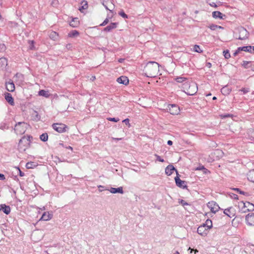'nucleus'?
<instances>
[{"mask_svg": "<svg viewBox=\"0 0 254 254\" xmlns=\"http://www.w3.org/2000/svg\"><path fill=\"white\" fill-rule=\"evenodd\" d=\"M248 179L252 182H254V170L250 171L248 174Z\"/></svg>", "mask_w": 254, "mask_h": 254, "instance_id": "obj_25", "label": "nucleus"}, {"mask_svg": "<svg viewBox=\"0 0 254 254\" xmlns=\"http://www.w3.org/2000/svg\"><path fill=\"white\" fill-rule=\"evenodd\" d=\"M193 50L197 53H201L202 51L200 49V47L198 45H195L194 46Z\"/></svg>", "mask_w": 254, "mask_h": 254, "instance_id": "obj_37", "label": "nucleus"}, {"mask_svg": "<svg viewBox=\"0 0 254 254\" xmlns=\"http://www.w3.org/2000/svg\"><path fill=\"white\" fill-rule=\"evenodd\" d=\"M35 113L36 114L35 115V120H36L37 121H39L40 120V116L38 115L37 112L36 111H35Z\"/></svg>", "mask_w": 254, "mask_h": 254, "instance_id": "obj_50", "label": "nucleus"}, {"mask_svg": "<svg viewBox=\"0 0 254 254\" xmlns=\"http://www.w3.org/2000/svg\"><path fill=\"white\" fill-rule=\"evenodd\" d=\"M79 34V32L76 30H72L68 34V36L69 37H75L78 36Z\"/></svg>", "mask_w": 254, "mask_h": 254, "instance_id": "obj_27", "label": "nucleus"}, {"mask_svg": "<svg viewBox=\"0 0 254 254\" xmlns=\"http://www.w3.org/2000/svg\"><path fill=\"white\" fill-rule=\"evenodd\" d=\"M117 23L114 22L111 23L109 25L107 26L104 29V31L109 32L111 30L116 28Z\"/></svg>", "mask_w": 254, "mask_h": 254, "instance_id": "obj_23", "label": "nucleus"}, {"mask_svg": "<svg viewBox=\"0 0 254 254\" xmlns=\"http://www.w3.org/2000/svg\"><path fill=\"white\" fill-rule=\"evenodd\" d=\"M117 81L120 84H123L126 85L128 83L129 80L127 76H121L117 78Z\"/></svg>", "mask_w": 254, "mask_h": 254, "instance_id": "obj_16", "label": "nucleus"}, {"mask_svg": "<svg viewBox=\"0 0 254 254\" xmlns=\"http://www.w3.org/2000/svg\"><path fill=\"white\" fill-rule=\"evenodd\" d=\"M233 190H235V191L239 192L240 194L245 195L246 196H249V194L248 192H245V191H242L239 188H234V189H233Z\"/></svg>", "mask_w": 254, "mask_h": 254, "instance_id": "obj_36", "label": "nucleus"}, {"mask_svg": "<svg viewBox=\"0 0 254 254\" xmlns=\"http://www.w3.org/2000/svg\"><path fill=\"white\" fill-rule=\"evenodd\" d=\"M17 170H18V172H19V176H21V177H23V176H24V175H25V174H24V173L23 172H22L20 170V169H19V167H17Z\"/></svg>", "mask_w": 254, "mask_h": 254, "instance_id": "obj_49", "label": "nucleus"}, {"mask_svg": "<svg viewBox=\"0 0 254 254\" xmlns=\"http://www.w3.org/2000/svg\"><path fill=\"white\" fill-rule=\"evenodd\" d=\"M244 208L246 207H248V208L246 209L243 210L244 212H246L247 211H254V205L252 203H251L249 202L247 203L243 202Z\"/></svg>", "mask_w": 254, "mask_h": 254, "instance_id": "obj_15", "label": "nucleus"}, {"mask_svg": "<svg viewBox=\"0 0 254 254\" xmlns=\"http://www.w3.org/2000/svg\"><path fill=\"white\" fill-rule=\"evenodd\" d=\"M107 120L109 121L114 122H117L120 120L119 118H107Z\"/></svg>", "mask_w": 254, "mask_h": 254, "instance_id": "obj_42", "label": "nucleus"}, {"mask_svg": "<svg viewBox=\"0 0 254 254\" xmlns=\"http://www.w3.org/2000/svg\"><path fill=\"white\" fill-rule=\"evenodd\" d=\"M5 46L2 44V45H0V49L1 50H5Z\"/></svg>", "mask_w": 254, "mask_h": 254, "instance_id": "obj_58", "label": "nucleus"}, {"mask_svg": "<svg viewBox=\"0 0 254 254\" xmlns=\"http://www.w3.org/2000/svg\"><path fill=\"white\" fill-rule=\"evenodd\" d=\"M252 62H248V61H244L243 64H242V65L245 68H248L249 67L251 68V64Z\"/></svg>", "mask_w": 254, "mask_h": 254, "instance_id": "obj_33", "label": "nucleus"}, {"mask_svg": "<svg viewBox=\"0 0 254 254\" xmlns=\"http://www.w3.org/2000/svg\"><path fill=\"white\" fill-rule=\"evenodd\" d=\"M231 197L233 198V199H238V196L237 194H234V193H232V195H231Z\"/></svg>", "mask_w": 254, "mask_h": 254, "instance_id": "obj_53", "label": "nucleus"}, {"mask_svg": "<svg viewBox=\"0 0 254 254\" xmlns=\"http://www.w3.org/2000/svg\"><path fill=\"white\" fill-rule=\"evenodd\" d=\"M106 190H108L110 191V192L112 193H119L123 194L124 193L123 187H120L117 188H111V189H106Z\"/></svg>", "mask_w": 254, "mask_h": 254, "instance_id": "obj_18", "label": "nucleus"}, {"mask_svg": "<svg viewBox=\"0 0 254 254\" xmlns=\"http://www.w3.org/2000/svg\"><path fill=\"white\" fill-rule=\"evenodd\" d=\"M0 210L2 211L6 214H9L10 212V207L5 204H1L0 205Z\"/></svg>", "mask_w": 254, "mask_h": 254, "instance_id": "obj_20", "label": "nucleus"}, {"mask_svg": "<svg viewBox=\"0 0 254 254\" xmlns=\"http://www.w3.org/2000/svg\"><path fill=\"white\" fill-rule=\"evenodd\" d=\"M208 229L206 228V226L202 225L199 226L197 230V232L198 234L202 236H205L208 233Z\"/></svg>", "mask_w": 254, "mask_h": 254, "instance_id": "obj_8", "label": "nucleus"}, {"mask_svg": "<svg viewBox=\"0 0 254 254\" xmlns=\"http://www.w3.org/2000/svg\"><path fill=\"white\" fill-rule=\"evenodd\" d=\"M240 35L238 38L240 40H244L248 38V32L246 29L241 28L240 29Z\"/></svg>", "mask_w": 254, "mask_h": 254, "instance_id": "obj_12", "label": "nucleus"}, {"mask_svg": "<svg viewBox=\"0 0 254 254\" xmlns=\"http://www.w3.org/2000/svg\"><path fill=\"white\" fill-rule=\"evenodd\" d=\"M101 2L106 9L109 10L110 11H112V9L114 7L113 0H101Z\"/></svg>", "mask_w": 254, "mask_h": 254, "instance_id": "obj_4", "label": "nucleus"}, {"mask_svg": "<svg viewBox=\"0 0 254 254\" xmlns=\"http://www.w3.org/2000/svg\"><path fill=\"white\" fill-rule=\"evenodd\" d=\"M208 207L210 209L212 212L215 213L220 208L219 205L214 201L209 202L207 204Z\"/></svg>", "mask_w": 254, "mask_h": 254, "instance_id": "obj_7", "label": "nucleus"}, {"mask_svg": "<svg viewBox=\"0 0 254 254\" xmlns=\"http://www.w3.org/2000/svg\"><path fill=\"white\" fill-rule=\"evenodd\" d=\"M124 61V59H120L119 60V63H122Z\"/></svg>", "mask_w": 254, "mask_h": 254, "instance_id": "obj_64", "label": "nucleus"}, {"mask_svg": "<svg viewBox=\"0 0 254 254\" xmlns=\"http://www.w3.org/2000/svg\"><path fill=\"white\" fill-rule=\"evenodd\" d=\"M32 138V136L31 135L23 136L19 141L18 150L21 152L25 151L30 146L31 140Z\"/></svg>", "mask_w": 254, "mask_h": 254, "instance_id": "obj_2", "label": "nucleus"}, {"mask_svg": "<svg viewBox=\"0 0 254 254\" xmlns=\"http://www.w3.org/2000/svg\"><path fill=\"white\" fill-rule=\"evenodd\" d=\"M232 115L229 114H224L223 115L221 116V117L223 118H228V117H231Z\"/></svg>", "mask_w": 254, "mask_h": 254, "instance_id": "obj_54", "label": "nucleus"}, {"mask_svg": "<svg viewBox=\"0 0 254 254\" xmlns=\"http://www.w3.org/2000/svg\"><path fill=\"white\" fill-rule=\"evenodd\" d=\"M249 136L254 139V129H250L249 130Z\"/></svg>", "mask_w": 254, "mask_h": 254, "instance_id": "obj_39", "label": "nucleus"}, {"mask_svg": "<svg viewBox=\"0 0 254 254\" xmlns=\"http://www.w3.org/2000/svg\"><path fill=\"white\" fill-rule=\"evenodd\" d=\"M175 182H176V185L180 187V188H185L187 187V186L186 185H184V184H185L186 183V182L184 181H182L179 177V175H177L175 178Z\"/></svg>", "mask_w": 254, "mask_h": 254, "instance_id": "obj_13", "label": "nucleus"}, {"mask_svg": "<svg viewBox=\"0 0 254 254\" xmlns=\"http://www.w3.org/2000/svg\"><path fill=\"white\" fill-rule=\"evenodd\" d=\"M109 22V19L108 18H106L101 24H100V26H105Z\"/></svg>", "mask_w": 254, "mask_h": 254, "instance_id": "obj_47", "label": "nucleus"}, {"mask_svg": "<svg viewBox=\"0 0 254 254\" xmlns=\"http://www.w3.org/2000/svg\"><path fill=\"white\" fill-rule=\"evenodd\" d=\"M203 225H205L207 229L209 230L212 227V221L210 219H207L205 221V223L203 224Z\"/></svg>", "mask_w": 254, "mask_h": 254, "instance_id": "obj_28", "label": "nucleus"}, {"mask_svg": "<svg viewBox=\"0 0 254 254\" xmlns=\"http://www.w3.org/2000/svg\"><path fill=\"white\" fill-rule=\"evenodd\" d=\"M6 88L9 92H13L15 89V86L12 81L9 80L6 82Z\"/></svg>", "mask_w": 254, "mask_h": 254, "instance_id": "obj_21", "label": "nucleus"}, {"mask_svg": "<svg viewBox=\"0 0 254 254\" xmlns=\"http://www.w3.org/2000/svg\"><path fill=\"white\" fill-rule=\"evenodd\" d=\"M245 51L254 53V46H247L238 48V52Z\"/></svg>", "mask_w": 254, "mask_h": 254, "instance_id": "obj_9", "label": "nucleus"}, {"mask_svg": "<svg viewBox=\"0 0 254 254\" xmlns=\"http://www.w3.org/2000/svg\"><path fill=\"white\" fill-rule=\"evenodd\" d=\"M233 208L232 207H230L227 209H225L224 211V213L226 215L228 216L229 217L231 218L235 215V213L234 212H232L233 210Z\"/></svg>", "mask_w": 254, "mask_h": 254, "instance_id": "obj_22", "label": "nucleus"}, {"mask_svg": "<svg viewBox=\"0 0 254 254\" xmlns=\"http://www.w3.org/2000/svg\"><path fill=\"white\" fill-rule=\"evenodd\" d=\"M240 52H238V49L235 51V52L233 54L234 56H236L238 53Z\"/></svg>", "mask_w": 254, "mask_h": 254, "instance_id": "obj_62", "label": "nucleus"}, {"mask_svg": "<svg viewBox=\"0 0 254 254\" xmlns=\"http://www.w3.org/2000/svg\"><path fill=\"white\" fill-rule=\"evenodd\" d=\"M72 19L69 21V25L72 27H77L79 26L80 22L78 17H71Z\"/></svg>", "mask_w": 254, "mask_h": 254, "instance_id": "obj_14", "label": "nucleus"}, {"mask_svg": "<svg viewBox=\"0 0 254 254\" xmlns=\"http://www.w3.org/2000/svg\"><path fill=\"white\" fill-rule=\"evenodd\" d=\"M14 130L17 134L24 133L26 131L25 123L24 122H18L15 125Z\"/></svg>", "mask_w": 254, "mask_h": 254, "instance_id": "obj_3", "label": "nucleus"}, {"mask_svg": "<svg viewBox=\"0 0 254 254\" xmlns=\"http://www.w3.org/2000/svg\"><path fill=\"white\" fill-rule=\"evenodd\" d=\"M251 66V69L253 71H254V62H252Z\"/></svg>", "mask_w": 254, "mask_h": 254, "instance_id": "obj_59", "label": "nucleus"}, {"mask_svg": "<svg viewBox=\"0 0 254 254\" xmlns=\"http://www.w3.org/2000/svg\"><path fill=\"white\" fill-rule=\"evenodd\" d=\"M206 66L208 68H210L211 67V64L210 63H207L206 64Z\"/></svg>", "mask_w": 254, "mask_h": 254, "instance_id": "obj_60", "label": "nucleus"}, {"mask_svg": "<svg viewBox=\"0 0 254 254\" xmlns=\"http://www.w3.org/2000/svg\"><path fill=\"white\" fill-rule=\"evenodd\" d=\"M129 120L128 119H126L123 121V122L125 123V124L127 125H129Z\"/></svg>", "mask_w": 254, "mask_h": 254, "instance_id": "obj_52", "label": "nucleus"}, {"mask_svg": "<svg viewBox=\"0 0 254 254\" xmlns=\"http://www.w3.org/2000/svg\"><path fill=\"white\" fill-rule=\"evenodd\" d=\"M206 2L212 7L217 6L216 0H206Z\"/></svg>", "mask_w": 254, "mask_h": 254, "instance_id": "obj_31", "label": "nucleus"}, {"mask_svg": "<svg viewBox=\"0 0 254 254\" xmlns=\"http://www.w3.org/2000/svg\"><path fill=\"white\" fill-rule=\"evenodd\" d=\"M175 171L177 175H179L178 171L172 165H169L165 169V173L168 176L171 175Z\"/></svg>", "mask_w": 254, "mask_h": 254, "instance_id": "obj_11", "label": "nucleus"}, {"mask_svg": "<svg viewBox=\"0 0 254 254\" xmlns=\"http://www.w3.org/2000/svg\"><path fill=\"white\" fill-rule=\"evenodd\" d=\"M59 3V1L58 0H53L51 2V5L54 7H56L58 5Z\"/></svg>", "mask_w": 254, "mask_h": 254, "instance_id": "obj_44", "label": "nucleus"}, {"mask_svg": "<svg viewBox=\"0 0 254 254\" xmlns=\"http://www.w3.org/2000/svg\"><path fill=\"white\" fill-rule=\"evenodd\" d=\"M113 139L114 140H121V139H122V138H114V137H113Z\"/></svg>", "mask_w": 254, "mask_h": 254, "instance_id": "obj_63", "label": "nucleus"}, {"mask_svg": "<svg viewBox=\"0 0 254 254\" xmlns=\"http://www.w3.org/2000/svg\"><path fill=\"white\" fill-rule=\"evenodd\" d=\"M159 64L155 62H148L143 70L144 74L148 77H154L158 74Z\"/></svg>", "mask_w": 254, "mask_h": 254, "instance_id": "obj_1", "label": "nucleus"}, {"mask_svg": "<svg viewBox=\"0 0 254 254\" xmlns=\"http://www.w3.org/2000/svg\"><path fill=\"white\" fill-rule=\"evenodd\" d=\"M212 16H223L222 13L218 11H214L212 12Z\"/></svg>", "mask_w": 254, "mask_h": 254, "instance_id": "obj_41", "label": "nucleus"}, {"mask_svg": "<svg viewBox=\"0 0 254 254\" xmlns=\"http://www.w3.org/2000/svg\"><path fill=\"white\" fill-rule=\"evenodd\" d=\"M81 6L79 7V10L81 12H83V10L86 9L87 8V7H88L87 2L86 1H83L81 3Z\"/></svg>", "mask_w": 254, "mask_h": 254, "instance_id": "obj_24", "label": "nucleus"}, {"mask_svg": "<svg viewBox=\"0 0 254 254\" xmlns=\"http://www.w3.org/2000/svg\"><path fill=\"white\" fill-rule=\"evenodd\" d=\"M119 14L120 16H127V15L125 13V12L122 10L119 12Z\"/></svg>", "mask_w": 254, "mask_h": 254, "instance_id": "obj_51", "label": "nucleus"}, {"mask_svg": "<svg viewBox=\"0 0 254 254\" xmlns=\"http://www.w3.org/2000/svg\"><path fill=\"white\" fill-rule=\"evenodd\" d=\"M5 179L4 175L0 174V180H4Z\"/></svg>", "mask_w": 254, "mask_h": 254, "instance_id": "obj_56", "label": "nucleus"}, {"mask_svg": "<svg viewBox=\"0 0 254 254\" xmlns=\"http://www.w3.org/2000/svg\"><path fill=\"white\" fill-rule=\"evenodd\" d=\"M40 138L42 141H43L44 142L47 141L48 139V134L47 133H44L42 134L40 136Z\"/></svg>", "mask_w": 254, "mask_h": 254, "instance_id": "obj_32", "label": "nucleus"}, {"mask_svg": "<svg viewBox=\"0 0 254 254\" xmlns=\"http://www.w3.org/2000/svg\"><path fill=\"white\" fill-rule=\"evenodd\" d=\"M49 37L51 39L56 41L58 39V34L55 31H52L50 34Z\"/></svg>", "mask_w": 254, "mask_h": 254, "instance_id": "obj_26", "label": "nucleus"}, {"mask_svg": "<svg viewBox=\"0 0 254 254\" xmlns=\"http://www.w3.org/2000/svg\"><path fill=\"white\" fill-rule=\"evenodd\" d=\"M155 156H156L157 160L158 161H159L160 162H164V160L163 159H162L160 156L157 155H155Z\"/></svg>", "mask_w": 254, "mask_h": 254, "instance_id": "obj_48", "label": "nucleus"}, {"mask_svg": "<svg viewBox=\"0 0 254 254\" xmlns=\"http://www.w3.org/2000/svg\"><path fill=\"white\" fill-rule=\"evenodd\" d=\"M53 217V214L50 213L49 212H45L40 220H43L44 221H48L52 219Z\"/></svg>", "mask_w": 254, "mask_h": 254, "instance_id": "obj_19", "label": "nucleus"}, {"mask_svg": "<svg viewBox=\"0 0 254 254\" xmlns=\"http://www.w3.org/2000/svg\"><path fill=\"white\" fill-rule=\"evenodd\" d=\"M0 129L2 130L8 129V126L5 122H2L0 124Z\"/></svg>", "mask_w": 254, "mask_h": 254, "instance_id": "obj_35", "label": "nucleus"}, {"mask_svg": "<svg viewBox=\"0 0 254 254\" xmlns=\"http://www.w3.org/2000/svg\"><path fill=\"white\" fill-rule=\"evenodd\" d=\"M35 166V164L33 162H28L26 164V167L27 169H32Z\"/></svg>", "mask_w": 254, "mask_h": 254, "instance_id": "obj_34", "label": "nucleus"}, {"mask_svg": "<svg viewBox=\"0 0 254 254\" xmlns=\"http://www.w3.org/2000/svg\"><path fill=\"white\" fill-rule=\"evenodd\" d=\"M179 203L180 204H181L183 206H185V205H188L189 204L186 202L185 200H183V199H181V200L179 201Z\"/></svg>", "mask_w": 254, "mask_h": 254, "instance_id": "obj_46", "label": "nucleus"}, {"mask_svg": "<svg viewBox=\"0 0 254 254\" xmlns=\"http://www.w3.org/2000/svg\"><path fill=\"white\" fill-rule=\"evenodd\" d=\"M167 144L169 145H172V144H173V142L171 141V140H168L167 141Z\"/></svg>", "mask_w": 254, "mask_h": 254, "instance_id": "obj_61", "label": "nucleus"}, {"mask_svg": "<svg viewBox=\"0 0 254 254\" xmlns=\"http://www.w3.org/2000/svg\"><path fill=\"white\" fill-rule=\"evenodd\" d=\"M53 128L58 132H63L65 131L66 126L63 124H54L52 125Z\"/></svg>", "mask_w": 254, "mask_h": 254, "instance_id": "obj_6", "label": "nucleus"}, {"mask_svg": "<svg viewBox=\"0 0 254 254\" xmlns=\"http://www.w3.org/2000/svg\"><path fill=\"white\" fill-rule=\"evenodd\" d=\"M0 62L3 64L7 65V60L4 58H1L0 59Z\"/></svg>", "mask_w": 254, "mask_h": 254, "instance_id": "obj_43", "label": "nucleus"}, {"mask_svg": "<svg viewBox=\"0 0 254 254\" xmlns=\"http://www.w3.org/2000/svg\"><path fill=\"white\" fill-rule=\"evenodd\" d=\"M4 98L6 101L11 105L13 106L14 104V99L12 97L11 94L6 93L4 94Z\"/></svg>", "mask_w": 254, "mask_h": 254, "instance_id": "obj_17", "label": "nucleus"}, {"mask_svg": "<svg viewBox=\"0 0 254 254\" xmlns=\"http://www.w3.org/2000/svg\"><path fill=\"white\" fill-rule=\"evenodd\" d=\"M29 47H30V49H31V50H33V48H34V42L33 41H31V43L30 44Z\"/></svg>", "mask_w": 254, "mask_h": 254, "instance_id": "obj_55", "label": "nucleus"}, {"mask_svg": "<svg viewBox=\"0 0 254 254\" xmlns=\"http://www.w3.org/2000/svg\"><path fill=\"white\" fill-rule=\"evenodd\" d=\"M98 187V188H99V189H100V188H101V189H102V190H100V191H102V190H105L106 189H104V188H105V187H104V186H101V185H100V186H99Z\"/></svg>", "mask_w": 254, "mask_h": 254, "instance_id": "obj_57", "label": "nucleus"}, {"mask_svg": "<svg viewBox=\"0 0 254 254\" xmlns=\"http://www.w3.org/2000/svg\"><path fill=\"white\" fill-rule=\"evenodd\" d=\"M167 110L172 115H178L180 112L179 107L175 104L169 105Z\"/></svg>", "mask_w": 254, "mask_h": 254, "instance_id": "obj_5", "label": "nucleus"}, {"mask_svg": "<svg viewBox=\"0 0 254 254\" xmlns=\"http://www.w3.org/2000/svg\"><path fill=\"white\" fill-rule=\"evenodd\" d=\"M246 221L248 225L254 226V213H251L246 215Z\"/></svg>", "mask_w": 254, "mask_h": 254, "instance_id": "obj_10", "label": "nucleus"}, {"mask_svg": "<svg viewBox=\"0 0 254 254\" xmlns=\"http://www.w3.org/2000/svg\"><path fill=\"white\" fill-rule=\"evenodd\" d=\"M38 94L40 96H42L45 97H48L49 96V93L48 91H46L44 90H40L39 91Z\"/></svg>", "mask_w": 254, "mask_h": 254, "instance_id": "obj_30", "label": "nucleus"}, {"mask_svg": "<svg viewBox=\"0 0 254 254\" xmlns=\"http://www.w3.org/2000/svg\"><path fill=\"white\" fill-rule=\"evenodd\" d=\"M223 54H224V56L225 57V59H228L231 57L229 51L228 50L224 51Z\"/></svg>", "mask_w": 254, "mask_h": 254, "instance_id": "obj_38", "label": "nucleus"}, {"mask_svg": "<svg viewBox=\"0 0 254 254\" xmlns=\"http://www.w3.org/2000/svg\"><path fill=\"white\" fill-rule=\"evenodd\" d=\"M208 27L212 30H216L217 29H223V27L221 26H218L215 24H212L210 25Z\"/></svg>", "mask_w": 254, "mask_h": 254, "instance_id": "obj_29", "label": "nucleus"}, {"mask_svg": "<svg viewBox=\"0 0 254 254\" xmlns=\"http://www.w3.org/2000/svg\"><path fill=\"white\" fill-rule=\"evenodd\" d=\"M240 91L243 92V94H246L250 91V89L243 88L241 89Z\"/></svg>", "mask_w": 254, "mask_h": 254, "instance_id": "obj_45", "label": "nucleus"}, {"mask_svg": "<svg viewBox=\"0 0 254 254\" xmlns=\"http://www.w3.org/2000/svg\"><path fill=\"white\" fill-rule=\"evenodd\" d=\"M186 79L185 78L183 77H178L176 78V81L179 83L183 82Z\"/></svg>", "mask_w": 254, "mask_h": 254, "instance_id": "obj_40", "label": "nucleus"}]
</instances>
